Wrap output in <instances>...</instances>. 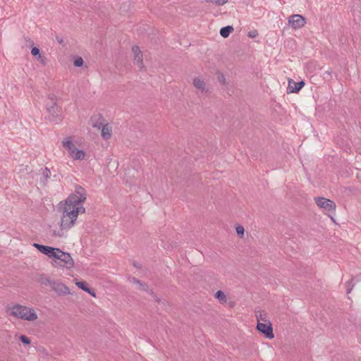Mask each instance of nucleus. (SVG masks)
Wrapping results in <instances>:
<instances>
[{
    "label": "nucleus",
    "mask_w": 361,
    "mask_h": 361,
    "mask_svg": "<svg viewBox=\"0 0 361 361\" xmlns=\"http://www.w3.org/2000/svg\"><path fill=\"white\" fill-rule=\"evenodd\" d=\"M57 41H58L60 44H61V43L63 42V39H59L58 37H57Z\"/></svg>",
    "instance_id": "c9c22d12"
},
{
    "label": "nucleus",
    "mask_w": 361,
    "mask_h": 361,
    "mask_svg": "<svg viewBox=\"0 0 361 361\" xmlns=\"http://www.w3.org/2000/svg\"><path fill=\"white\" fill-rule=\"evenodd\" d=\"M215 298H217L221 303H225L226 302V296L221 290H218L216 293Z\"/></svg>",
    "instance_id": "4be33fe9"
},
{
    "label": "nucleus",
    "mask_w": 361,
    "mask_h": 361,
    "mask_svg": "<svg viewBox=\"0 0 361 361\" xmlns=\"http://www.w3.org/2000/svg\"><path fill=\"white\" fill-rule=\"evenodd\" d=\"M35 281L39 283L42 286H51L53 280L44 274H38L35 276Z\"/></svg>",
    "instance_id": "f8f14e48"
},
{
    "label": "nucleus",
    "mask_w": 361,
    "mask_h": 361,
    "mask_svg": "<svg viewBox=\"0 0 361 361\" xmlns=\"http://www.w3.org/2000/svg\"><path fill=\"white\" fill-rule=\"evenodd\" d=\"M85 152L82 149H76L73 154V157H71L74 160H83L85 157Z\"/></svg>",
    "instance_id": "aec40b11"
},
{
    "label": "nucleus",
    "mask_w": 361,
    "mask_h": 361,
    "mask_svg": "<svg viewBox=\"0 0 361 361\" xmlns=\"http://www.w3.org/2000/svg\"><path fill=\"white\" fill-rule=\"evenodd\" d=\"M33 246H34L35 248H54L53 247H51V246L39 245V244H38V243H34V244H33Z\"/></svg>",
    "instance_id": "7c9ffc66"
},
{
    "label": "nucleus",
    "mask_w": 361,
    "mask_h": 361,
    "mask_svg": "<svg viewBox=\"0 0 361 361\" xmlns=\"http://www.w3.org/2000/svg\"><path fill=\"white\" fill-rule=\"evenodd\" d=\"M112 135V128L109 123L105 125L101 129V136L104 140H109Z\"/></svg>",
    "instance_id": "4468645a"
},
{
    "label": "nucleus",
    "mask_w": 361,
    "mask_h": 361,
    "mask_svg": "<svg viewBox=\"0 0 361 361\" xmlns=\"http://www.w3.org/2000/svg\"><path fill=\"white\" fill-rule=\"evenodd\" d=\"M314 200L319 208L324 209L326 212H335L336 206L332 200L322 197H315Z\"/></svg>",
    "instance_id": "39448f33"
},
{
    "label": "nucleus",
    "mask_w": 361,
    "mask_h": 361,
    "mask_svg": "<svg viewBox=\"0 0 361 361\" xmlns=\"http://www.w3.org/2000/svg\"><path fill=\"white\" fill-rule=\"evenodd\" d=\"M52 290L58 295H66L71 294L70 289L68 286L63 284L59 280H53L51 286Z\"/></svg>",
    "instance_id": "0eeeda50"
},
{
    "label": "nucleus",
    "mask_w": 361,
    "mask_h": 361,
    "mask_svg": "<svg viewBox=\"0 0 361 361\" xmlns=\"http://www.w3.org/2000/svg\"><path fill=\"white\" fill-rule=\"evenodd\" d=\"M214 1L218 5H224L228 1V0H214Z\"/></svg>",
    "instance_id": "72a5a7b5"
},
{
    "label": "nucleus",
    "mask_w": 361,
    "mask_h": 361,
    "mask_svg": "<svg viewBox=\"0 0 361 361\" xmlns=\"http://www.w3.org/2000/svg\"><path fill=\"white\" fill-rule=\"evenodd\" d=\"M331 220H332L333 221H334V218H333L332 216H331Z\"/></svg>",
    "instance_id": "e433bc0d"
},
{
    "label": "nucleus",
    "mask_w": 361,
    "mask_h": 361,
    "mask_svg": "<svg viewBox=\"0 0 361 361\" xmlns=\"http://www.w3.org/2000/svg\"><path fill=\"white\" fill-rule=\"evenodd\" d=\"M75 285L80 289L88 293L90 295L96 297V294L93 290L87 286V283L85 281H76Z\"/></svg>",
    "instance_id": "f3484780"
},
{
    "label": "nucleus",
    "mask_w": 361,
    "mask_h": 361,
    "mask_svg": "<svg viewBox=\"0 0 361 361\" xmlns=\"http://www.w3.org/2000/svg\"><path fill=\"white\" fill-rule=\"evenodd\" d=\"M233 27L232 26L228 25L222 27L220 30V35L226 38L229 36V35L233 32Z\"/></svg>",
    "instance_id": "412c9836"
},
{
    "label": "nucleus",
    "mask_w": 361,
    "mask_h": 361,
    "mask_svg": "<svg viewBox=\"0 0 361 361\" xmlns=\"http://www.w3.org/2000/svg\"><path fill=\"white\" fill-rule=\"evenodd\" d=\"M50 175H51V172L49 169L45 168L42 170V176H44V178L45 179H47L48 178H49Z\"/></svg>",
    "instance_id": "cd10ccee"
},
{
    "label": "nucleus",
    "mask_w": 361,
    "mask_h": 361,
    "mask_svg": "<svg viewBox=\"0 0 361 361\" xmlns=\"http://www.w3.org/2000/svg\"><path fill=\"white\" fill-rule=\"evenodd\" d=\"M256 318H257V322H260V323L270 322V320L268 318L267 313L263 310H259L258 312H256Z\"/></svg>",
    "instance_id": "a211bd4d"
},
{
    "label": "nucleus",
    "mask_w": 361,
    "mask_h": 361,
    "mask_svg": "<svg viewBox=\"0 0 361 361\" xmlns=\"http://www.w3.org/2000/svg\"><path fill=\"white\" fill-rule=\"evenodd\" d=\"M323 74H324V78H331L333 76V71L331 69H329V70L324 71Z\"/></svg>",
    "instance_id": "c85d7f7f"
},
{
    "label": "nucleus",
    "mask_w": 361,
    "mask_h": 361,
    "mask_svg": "<svg viewBox=\"0 0 361 361\" xmlns=\"http://www.w3.org/2000/svg\"><path fill=\"white\" fill-rule=\"evenodd\" d=\"M305 85V82L303 81H300L299 82H294L292 79L288 80V92H299L302 87Z\"/></svg>",
    "instance_id": "ddd939ff"
},
{
    "label": "nucleus",
    "mask_w": 361,
    "mask_h": 361,
    "mask_svg": "<svg viewBox=\"0 0 361 361\" xmlns=\"http://www.w3.org/2000/svg\"><path fill=\"white\" fill-rule=\"evenodd\" d=\"M149 293L150 295H152L154 298L155 301L157 302H161V299L158 296H157L152 290H149Z\"/></svg>",
    "instance_id": "2f4dec72"
},
{
    "label": "nucleus",
    "mask_w": 361,
    "mask_h": 361,
    "mask_svg": "<svg viewBox=\"0 0 361 361\" xmlns=\"http://www.w3.org/2000/svg\"><path fill=\"white\" fill-rule=\"evenodd\" d=\"M288 23L293 29L297 30L305 26L306 20L301 15L294 14L288 18Z\"/></svg>",
    "instance_id": "6e6552de"
},
{
    "label": "nucleus",
    "mask_w": 361,
    "mask_h": 361,
    "mask_svg": "<svg viewBox=\"0 0 361 361\" xmlns=\"http://www.w3.org/2000/svg\"><path fill=\"white\" fill-rule=\"evenodd\" d=\"M92 126L98 130H101L105 125L104 123V118L102 116H95L91 118Z\"/></svg>",
    "instance_id": "2eb2a0df"
},
{
    "label": "nucleus",
    "mask_w": 361,
    "mask_h": 361,
    "mask_svg": "<svg viewBox=\"0 0 361 361\" xmlns=\"http://www.w3.org/2000/svg\"><path fill=\"white\" fill-rule=\"evenodd\" d=\"M256 329L259 332L263 334L265 338L269 339L274 338V334L271 322L267 323L257 322Z\"/></svg>",
    "instance_id": "423d86ee"
},
{
    "label": "nucleus",
    "mask_w": 361,
    "mask_h": 361,
    "mask_svg": "<svg viewBox=\"0 0 361 361\" xmlns=\"http://www.w3.org/2000/svg\"><path fill=\"white\" fill-rule=\"evenodd\" d=\"M217 79L220 83H221L223 85L226 84V79L223 73H219Z\"/></svg>",
    "instance_id": "393cba45"
},
{
    "label": "nucleus",
    "mask_w": 361,
    "mask_h": 361,
    "mask_svg": "<svg viewBox=\"0 0 361 361\" xmlns=\"http://www.w3.org/2000/svg\"><path fill=\"white\" fill-rule=\"evenodd\" d=\"M46 109L52 122L58 123L62 120L61 108L59 105V99L55 94H49L46 104Z\"/></svg>",
    "instance_id": "20e7f679"
},
{
    "label": "nucleus",
    "mask_w": 361,
    "mask_h": 361,
    "mask_svg": "<svg viewBox=\"0 0 361 361\" xmlns=\"http://www.w3.org/2000/svg\"><path fill=\"white\" fill-rule=\"evenodd\" d=\"M42 253L49 258L53 259L54 266L65 267L72 264V258L69 253L63 252L62 250H39Z\"/></svg>",
    "instance_id": "7ed1b4c3"
},
{
    "label": "nucleus",
    "mask_w": 361,
    "mask_h": 361,
    "mask_svg": "<svg viewBox=\"0 0 361 361\" xmlns=\"http://www.w3.org/2000/svg\"><path fill=\"white\" fill-rule=\"evenodd\" d=\"M31 54L34 56H39L41 54H40V50L39 48L37 47H33L31 49Z\"/></svg>",
    "instance_id": "bb28decb"
},
{
    "label": "nucleus",
    "mask_w": 361,
    "mask_h": 361,
    "mask_svg": "<svg viewBox=\"0 0 361 361\" xmlns=\"http://www.w3.org/2000/svg\"><path fill=\"white\" fill-rule=\"evenodd\" d=\"M7 313L15 318L29 322H33L38 317L33 308L19 304L8 307Z\"/></svg>",
    "instance_id": "f03ea898"
},
{
    "label": "nucleus",
    "mask_w": 361,
    "mask_h": 361,
    "mask_svg": "<svg viewBox=\"0 0 361 361\" xmlns=\"http://www.w3.org/2000/svg\"><path fill=\"white\" fill-rule=\"evenodd\" d=\"M37 60L39 61L40 63H42V65L45 66L46 65V61H47V59L44 56L40 54L38 57H37Z\"/></svg>",
    "instance_id": "c756f323"
},
{
    "label": "nucleus",
    "mask_w": 361,
    "mask_h": 361,
    "mask_svg": "<svg viewBox=\"0 0 361 361\" xmlns=\"http://www.w3.org/2000/svg\"><path fill=\"white\" fill-rule=\"evenodd\" d=\"M87 199L85 190L80 185L75 187L74 192L71 194L66 200L62 209L61 217V227L68 229L73 227L80 214L85 212L82 203Z\"/></svg>",
    "instance_id": "f257e3e1"
},
{
    "label": "nucleus",
    "mask_w": 361,
    "mask_h": 361,
    "mask_svg": "<svg viewBox=\"0 0 361 361\" xmlns=\"http://www.w3.org/2000/svg\"><path fill=\"white\" fill-rule=\"evenodd\" d=\"M20 340L25 345H29L30 343V339L26 336L21 335L20 336Z\"/></svg>",
    "instance_id": "a878e982"
},
{
    "label": "nucleus",
    "mask_w": 361,
    "mask_h": 361,
    "mask_svg": "<svg viewBox=\"0 0 361 361\" xmlns=\"http://www.w3.org/2000/svg\"><path fill=\"white\" fill-rule=\"evenodd\" d=\"M193 85L196 89L202 92H207L208 91L206 83L199 78H194Z\"/></svg>",
    "instance_id": "dca6fc26"
},
{
    "label": "nucleus",
    "mask_w": 361,
    "mask_h": 361,
    "mask_svg": "<svg viewBox=\"0 0 361 361\" xmlns=\"http://www.w3.org/2000/svg\"><path fill=\"white\" fill-rule=\"evenodd\" d=\"M187 256L188 257V260L191 264H195L198 262L202 259V253L200 250H190Z\"/></svg>",
    "instance_id": "9b49d317"
},
{
    "label": "nucleus",
    "mask_w": 361,
    "mask_h": 361,
    "mask_svg": "<svg viewBox=\"0 0 361 361\" xmlns=\"http://www.w3.org/2000/svg\"><path fill=\"white\" fill-rule=\"evenodd\" d=\"M235 231L238 237L243 238L245 234V228L242 225L237 224L235 226Z\"/></svg>",
    "instance_id": "5701e85b"
},
{
    "label": "nucleus",
    "mask_w": 361,
    "mask_h": 361,
    "mask_svg": "<svg viewBox=\"0 0 361 361\" xmlns=\"http://www.w3.org/2000/svg\"><path fill=\"white\" fill-rule=\"evenodd\" d=\"M129 280L131 283L138 285L140 290L148 291V286L146 283H142L140 280L137 279L135 277H132Z\"/></svg>",
    "instance_id": "6ab92c4d"
},
{
    "label": "nucleus",
    "mask_w": 361,
    "mask_h": 361,
    "mask_svg": "<svg viewBox=\"0 0 361 361\" xmlns=\"http://www.w3.org/2000/svg\"><path fill=\"white\" fill-rule=\"evenodd\" d=\"M257 32L256 30L250 31L248 32V37H250L251 38H254V37H257Z\"/></svg>",
    "instance_id": "473e14b6"
},
{
    "label": "nucleus",
    "mask_w": 361,
    "mask_h": 361,
    "mask_svg": "<svg viewBox=\"0 0 361 361\" xmlns=\"http://www.w3.org/2000/svg\"><path fill=\"white\" fill-rule=\"evenodd\" d=\"M62 146L66 149L68 152L69 156L73 157V154L75 153L77 148L75 147L73 139L71 137H65L61 142Z\"/></svg>",
    "instance_id": "9d476101"
},
{
    "label": "nucleus",
    "mask_w": 361,
    "mask_h": 361,
    "mask_svg": "<svg viewBox=\"0 0 361 361\" xmlns=\"http://www.w3.org/2000/svg\"><path fill=\"white\" fill-rule=\"evenodd\" d=\"M353 288V285H351V282H349V284H348V290H347V293H350L352 290Z\"/></svg>",
    "instance_id": "f704fd0d"
},
{
    "label": "nucleus",
    "mask_w": 361,
    "mask_h": 361,
    "mask_svg": "<svg viewBox=\"0 0 361 361\" xmlns=\"http://www.w3.org/2000/svg\"><path fill=\"white\" fill-rule=\"evenodd\" d=\"M83 59L82 57H77L75 60H74V66H76V67H80L83 65Z\"/></svg>",
    "instance_id": "b1692460"
},
{
    "label": "nucleus",
    "mask_w": 361,
    "mask_h": 361,
    "mask_svg": "<svg viewBox=\"0 0 361 361\" xmlns=\"http://www.w3.org/2000/svg\"><path fill=\"white\" fill-rule=\"evenodd\" d=\"M132 51L133 53L134 61L137 63V66L142 69L144 68L143 65V55L141 51L140 47L137 45H135L132 47Z\"/></svg>",
    "instance_id": "1a4fd4ad"
}]
</instances>
